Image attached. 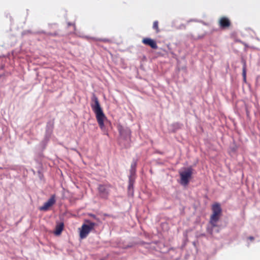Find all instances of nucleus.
I'll use <instances>...</instances> for the list:
<instances>
[{"label": "nucleus", "mask_w": 260, "mask_h": 260, "mask_svg": "<svg viewBox=\"0 0 260 260\" xmlns=\"http://www.w3.org/2000/svg\"><path fill=\"white\" fill-rule=\"evenodd\" d=\"M92 103L91 107L95 114L96 118L99 126L102 130H104L105 128L104 124L105 120L107 119L103 110L100 105L99 100L96 96L93 94L91 98Z\"/></svg>", "instance_id": "nucleus-1"}, {"label": "nucleus", "mask_w": 260, "mask_h": 260, "mask_svg": "<svg viewBox=\"0 0 260 260\" xmlns=\"http://www.w3.org/2000/svg\"><path fill=\"white\" fill-rule=\"evenodd\" d=\"M213 214L210 217V222L213 226H216V223L219 219L221 213V208L219 204H216L212 206Z\"/></svg>", "instance_id": "nucleus-3"}, {"label": "nucleus", "mask_w": 260, "mask_h": 260, "mask_svg": "<svg viewBox=\"0 0 260 260\" xmlns=\"http://www.w3.org/2000/svg\"><path fill=\"white\" fill-rule=\"evenodd\" d=\"M120 137L118 142L119 145L124 148L130 147L131 145V132L128 128H123L121 127L119 128Z\"/></svg>", "instance_id": "nucleus-2"}, {"label": "nucleus", "mask_w": 260, "mask_h": 260, "mask_svg": "<svg viewBox=\"0 0 260 260\" xmlns=\"http://www.w3.org/2000/svg\"><path fill=\"white\" fill-rule=\"evenodd\" d=\"M89 216H90L91 218H92L93 219L95 220L96 221L99 222L100 221V219L99 218L97 217V216L93 214H89Z\"/></svg>", "instance_id": "nucleus-18"}, {"label": "nucleus", "mask_w": 260, "mask_h": 260, "mask_svg": "<svg viewBox=\"0 0 260 260\" xmlns=\"http://www.w3.org/2000/svg\"><path fill=\"white\" fill-rule=\"evenodd\" d=\"M91 231V230L90 228H89L88 225L86 224H83L82 226V229L80 233V238L81 239L85 238Z\"/></svg>", "instance_id": "nucleus-8"}, {"label": "nucleus", "mask_w": 260, "mask_h": 260, "mask_svg": "<svg viewBox=\"0 0 260 260\" xmlns=\"http://www.w3.org/2000/svg\"><path fill=\"white\" fill-rule=\"evenodd\" d=\"M54 127V123L52 121H49L47 122L46 129V136L45 139L47 141L49 140L51 134L52 132Z\"/></svg>", "instance_id": "nucleus-7"}, {"label": "nucleus", "mask_w": 260, "mask_h": 260, "mask_svg": "<svg viewBox=\"0 0 260 260\" xmlns=\"http://www.w3.org/2000/svg\"><path fill=\"white\" fill-rule=\"evenodd\" d=\"M242 76L243 80L245 82L246 80V63L245 61H243Z\"/></svg>", "instance_id": "nucleus-13"}, {"label": "nucleus", "mask_w": 260, "mask_h": 260, "mask_svg": "<svg viewBox=\"0 0 260 260\" xmlns=\"http://www.w3.org/2000/svg\"><path fill=\"white\" fill-rule=\"evenodd\" d=\"M230 24L229 19L226 17H222L219 20L220 26L221 28L227 27L230 25Z\"/></svg>", "instance_id": "nucleus-10"}, {"label": "nucleus", "mask_w": 260, "mask_h": 260, "mask_svg": "<svg viewBox=\"0 0 260 260\" xmlns=\"http://www.w3.org/2000/svg\"><path fill=\"white\" fill-rule=\"evenodd\" d=\"M249 239L250 240H253V239H254V238H253V237H249Z\"/></svg>", "instance_id": "nucleus-20"}, {"label": "nucleus", "mask_w": 260, "mask_h": 260, "mask_svg": "<svg viewBox=\"0 0 260 260\" xmlns=\"http://www.w3.org/2000/svg\"><path fill=\"white\" fill-rule=\"evenodd\" d=\"M153 28L155 29L156 32H159V29L158 28V22L157 21H155L153 22Z\"/></svg>", "instance_id": "nucleus-17"}, {"label": "nucleus", "mask_w": 260, "mask_h": 260, "mask_svg": "<svg viewBox=\"0 0 260 260\" xmlns=\"http://www.w3.org/2000/svg\"><path fill=\"white\" fill-rule=\"evenodd\" d=\"M135 175H129L128 176V184H134L135 181Z\"/></svg>", "instance_id": "nucleus-15"}, {"label": "nucleus", "mask_w": 260, "mask_h": 260, "mask_svg": "<svg viewBox=\"0 0 260 260\" xmlns=\"http://www.w3.org/2000/svg\"><path fill=\"white\" fill-rule=\"evenodd\" d=\"M98 190L101 197L103 198H107L109 194L108 188L104 185H99Z\"/></svg>", "instance_id": "nucleus-6"}, {"label": "nucleus", "mask_w": 260, "mask_h": 260, "mask_svg": "<svg viewBox=\"0 0 260 260\" xmlns=\"http://www.w3.org/2000/svg\"><path fill=\"white\" fill-rule=\"evenodd\" d=\"M101 41H103V42H107L108 40L107 39H102V40H100Z\"/></svg>", "instance_id": "nucleus-19"}, {"label": "nucleus", "mask_w": 260, "mask_h": 260, "mask_svg": "<svg viewBox=\"0 0 260 260\" xmlns=\"http://www.w3.org/2000/svg\"><path fill=\"white\" fill-rule=\"evenodd\" d=\"M128 195L133 196L134 194V185L128 184Z\"/></svg>", "instance_id": "nucleus-14"}, {"label": "nucleus", "mask_w": 260, "mask_h": 260, "mask_svg": "<svg viewBox=\"0 0 260 260\" xmlns=\"http://www.w3.org/2000/svg\"><path fill=\"white\" fill-rule=\"evenodd\" d=\"M136 162H134L132 164L131 166V169L129 170V175H136Z\"/></svg>", "instance_id": "nucleus-12"}, {"label": "nucleus", "mask_w": 260, "mask_h": 260, "mask_svg": "<svg viewBox=\"0 0 260 260\" xmlns=\"http://www.w3.org/2000/svg\"><path fill=\"white\" fill-rule=\"evenodd\" d=\"M63 226L64 224L63 222L57 223L55 226V230L54 232V234L55 235H59L63 230Z\"/></svg>", "instance_id": "nucleus-11"}, {"label": "nucleus", "mask_w": 260, "mask_h": 260, "mask_svg": "<svg viewBox=\"0 0 260 260\" xmlns=\"http://www.w3.org/2000/svg\"><path fill=\"white\" fill-rule=\"evenodd\" d=\"M193 169L191 167L185 169L183 171L180 172V184L183 185H187L190 179L191 178Z\"/></svg>", "instance_id": "nucleus-4"}, {"label": "nucleus", "mask_w": 260, "mask_h": 260, "mask_svg": "<svg viewBox=\"0 0 260 260\" xmlns=\"http://www.w3.org/2000/svg\"><path fill=\"white\" fill-rule=\"evenodd\" d=\"M55 203V195H52L50 199L44 204L43 206L40 207L39 209L40 211H47L49 207L54 205Z\"/></svg>", "instance_id": "nucleus-5"}, {"label": "nucleus", "mask_w": 260, "mask_h": 260, "mask_svg": "<svg viewBox=\"0 0 260 260\" xmlns=\"http://www.w3.org/2000/svg\"><path fill=\"white\" fill-rule=\"evenodd\" d=\"M68 24V26H71L72 25V23L69 22Z\"/></svg>", "instance_id": "nucleus-21"}, {"label": "nucleus", "mask_w": 260, "mask_h": 260, "mask_svg": "<svg viewBox=\"0 0 260 260\" xmlns=\"http://www.w3.org/2000/svg\"><path fill=\"white\" fill-rule=\"evenodd\" d=\"M142 43L144 44L149 45L152 49H156L158 48L156 42L154 40L149 38H146L143 39L142 40Z\"/></svg>", "instance_id": "nucleus-9"}, {"label": "nucleus", "mask_w": 260, "mask_h": 260, "mask_svg": "<svg viewBox=\"0 0 260 260\" xmlns=\"http://www.w3.org/2000/svg\"><path fill=\"white\" fill-rule=\"evenodd\" d=\"M86 221L87 223V224H86L88 225L89 228H90L91 230L93 229L94 227L96 225V224L94 222H91L89 220H86Z\"/></svg>", "instance_id": "nucleus-16"}]
</instances>
